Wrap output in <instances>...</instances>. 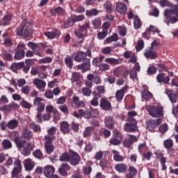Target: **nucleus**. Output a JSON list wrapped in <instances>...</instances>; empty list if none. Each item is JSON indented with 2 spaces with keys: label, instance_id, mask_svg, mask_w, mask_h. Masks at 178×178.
Returning a JSON list of instances; mask_svg holds the SVG:
<instances>
[{
  "label": "nucleus",
  "instance_id": "nucleus-1",
  "mask_svg": "<svg viewBox=\"0 0 178 178\" xmlns=\"http://www.w3.org/2000/svg\"><path fill=\"white\" fill-rule=\"evenodd\" d=\"M10 136H14V142L17 145L19 149H23V154L25 156H29L30 154H31V151H33L34 148V145L33 143H30L27 142L24 139H21L19 137V134L17 132H13L10 134Z\"/></svg>",
  "mask_w": 178,
  "mask_h": 178
},
{
  "label": "nucleus",
  "instance_id": "nucleus-2",
  "mask_svg": "<svg viewBox=\"0 0 178 178\" xmlns=\"http://www.w3.org/2000/svg\"><path fill=\"white\" fill-rule=\"evenodd\" d=\"M31 34H33V26L28 22L27 19H24L20 27L17 29V35L30 37Z\"/></svg>",
  "mask_w": 178,
  "mask_h": 178
},
{
  "label": "nucleus",
  "instance_id": "nucleus-3",
  "mask_svg": "<svg viewBox=\"0 0 178 178\" xmlns=\"http://www.w3.org/2000/svg\"><path fill=\"white\" fill-rule=\"evenodd\" d=\"M88 29H90V22H86L85 24L81 25L77 29L74 31V34L79 40L78 44H83L84 42V37H87L88 33Z\"/></svg>",
  "mask_w": 178,
  "mask_h": 178
},
{
  "label": "nucleus",
  "instance_id": "nucleus-4",
  "mask_svg": "<svg viewBox=\"0 0 178 178\" xmlns=\"http://www.w3.org/2000/svg\"><path fill=\"white\" fill-rule=\"evenodd\" d=\"M147 112L152 118H163V106H152L149 107Z\"/></svg>",
  "mask_w": 178,
  "mask_h": 178
},
{
  "label": "nucleus",
  "instance_id": "nucleus-5",
  "mask_svg": "<svg viewBox=\"0 0 178 178\" xmlns=\"http://www.w3.org/2000/svg\"><path fill=\"white\" fill-rule=\"evenodd\" d=\"M172 10L165 9L164 11V23L167 24V26H170V24H175L177 23L178 18L177 17L172 16Z\"/></svg>",
  "mask_w": 178,
  "mask_h": 178
},
{
  "label": "nucleus",
  "instance_id": "nucleus-6",
  "mask_svg": "<svg viewBox=\"0 0 178 178\" xmlns=\"http://www.w3.org/2000/svg\"><path fill=\"white\" fill-rule=\"evenodd\" d=\"M127 122L124 125V130L127 133H134L138 131L137 120L135 118H127Z\"/></svg>",
  "mask_w": 178,
  "mask_h": 178
},
{
  "label": "nucleus",
  "instance_id": "nucleus-7",
  "mask_svg": "<svg viewBox=\"0 0 178 178\" xmlns=\"http://www.w3.org/2000/svg\"><path fill=\"white\" fill-rule=\"evenodd\" d=\"M70 152V163L72 166H76L80 163L81 161V156L79 153L76 152L74 150H72V149H69Z\"/></svg>",
  "mask_w": 178,
  "mask_h": 178
},
{
  "label": "nucleus",
  "instance_id": "nucleus-8",
  "mask_svg": "<svg viewBox=\"0 0 178 178\" xmlns=\"http://www.w3.org/2000/svg\"><path fill=\"white\" fill-rule=\"evenodd\" d=\"M26 49V45L24 44H19L17 46L16 50H15V53L14 55V59L15 60H21V59H23L24 58V55L26 54V52L24 51V50Z\"/></svg>",
  "mask_w": 178,
  "mask_h": 178
},
{
  "label": "nucleus",
  "instance_id": "nucleus-9",
  "mask_svg": "<svg viewBox=\"0 0 178 178\" xmlns=\"http://www.w3.org/2000/svg\"><path fill=\"white\" fill-rule=\"evenodd\" d=\"M162 124V118H158L157 120H149L147 122V129L149 131H154L156 127H158Z\"/></svg>",
  "mask_w": 178,
  "mask_h": 178
},
{
  "label": "nucleus",
  "instance_id": "nucleus-10",
  "mask_svg": "<svg viewBox=\"0 0 178 178\" xmlns=\"http://www.w3.org/2000/svg\"><path fill=\"white\" fill-rule=\"evenodd\" d=\"M154 155H156L157 159L160 160V163L162 166L161 170H166L168 169V167H166V157L163 156V154L161 150L154 152Z\"/></svg>",
  "mask_w": 178,
  "mask_h": 178
},
{
  "label": "nucleus",
  "instance_id": "nucleus-11",
  "mask_svg": "<svg viewBox=\"0 0 178 178\" xmlns=\"http://www.w3.org/2000/svg\"><path fill=\"white\" fill-rule=\"evenodd\" d=\"M14 166L12 171V177H17L20 172H22V161L17 159L14 162Z\"/></svg>",
  "mask_w": 178,
  "mask_h": 178
},
{
  "label": "nucleus",
  "instance_id": "nucleus-12",
  "mask_svg": "<svg viewBox=\"0 0 178 178\" xmlns=\"http://www.w3.org/2000/svg\"><path fill=\"white\" fill-rule=\"evenodd\" d=\"M99 106L103 111H111L112 108V104L108 99L102 97L100 99Z\"/></svg>",
  "mask_w": 178,
  "mask_h": 178
},
{
  "label": "nucleus",
  "instance_id": "nucleus-13",
  "mask_svg": "<svg viewBox=\"0 0 178 178\" xmlns=\"http://www.w3.org/2000/svg\"><path fill=\"white\" fill-rule=\"evenodd\" d=\"M90 67L91 65L90 58L86 59L85 61H83V63L76 66V69H78V70H81L82 73H86V72H88Z\"/></svg>",
  "mask_w": 178,
  "mask_h": 178
},
{
  "label": "nucleus",
  "instance_id": "nucleus-14",
  "mask_svg": "<svg viewBox=\"0 0 178 178\" xmlns=\"http://www.w3.org/2000/svg\"><path fill=\"white\" fill-rule=\"evenodd\" d=\"M144 56L147 59H156L158 58V53L154 51L152 47H147L144 53Z\"/></svg>",
  "mask_w": 178,
  "mask_h": 178
},
{
  "label": "nucleus",
  "instance_id": "nucleus-15",
  "mask_svg": "<svg viewBox=\"0 0 178 178\" xmlns=\"http://www.w3.org/2000/svg\"><path fill=\"white\" fill-rule=\"evenodd\" d=\"M33 84L36 86L38 90H40V91H44L45 87L47 86V83H45V81L40 79H35L33 80Z\"/></svg>",
  "mask_w": 178,
  "mask_h": 178
},
{
  "label": "nucleus",
  "instance_id": "nucleus-16",
  "mask_svg": "<svg viewBox=\"0 0 178 178\" xmlns=\"http://www.w3.org/2000/svg\"><path fill=\"white\" fill-rule=\"evenodd\" d=\"M115 119L112 116H107L105 118V126L110 130H113V126H115Z\"/></svg>",
  "mask_w": 178,
  "mask_h": 178
},
{
  "label": "nucleus",
  "instance_id": "nucleus-17",
  "mask_svg": "<svg viewBox=\"0 0 178 178\" xmlns=\"http://www.w3.org/2000/svg\"><path fill=\"white\" fill-rule=\"evenodd\" d=\"M60 130L63 134H69L70 132V125L69 122L63 121L60 124Z\"/></svg>",
  "mask_w": 178,
  "mask_h": 178
},
{
  "label": "nucleus",
  "instance_id": "nucleus-18",
  "mask_svg": "<svg viewBox=\"0 0 178 178\" xmlns=\"http://www.w3.org/2000/svg\"><path fill=\"white\" fill-rule=\"evenodd\" d=\"M156 80L158 83H164V84H169V81H170V77H169V76L165 77V74L159 73L156 76Z\"/></svg>",
  "mask_w": 178,
  "mask_h": 178
},
{
  "label": "nucleus",
  "instance_id": "nucleus-19",
  "mask_svg": "<svg viewBox=\"0 0 178 178\" xmlns=\"http://www.w3.org/2000/svg\"><path fill=\"white\" fill-rule=\"evenodd\" d=\"M75 62H84L87 58V53L79 51L74 58Z\"/></svg>",
  "mask_w": 178,
  "mask_h": 178
},
{
  "label": "nucleus",
  "instance_id": "nucleus-20",
  "mask_svg": "<svg viewBox=\"0 0 178 178\" xmlns=\"http://www.w3.org/2000/svg\"><path fill=\"white\" fill-rule=\"evenodd\" d=\"M72 102L75 108H84L86 106V102L83 100L80 101V98L77 96L72 97Z\"/></svg>",
  "mask_w": 178,
  "mask_h": 178
},
{
  "label": "nucleus",
  "instance_id": "nucleus-21",
  "mask_svg": "<svg viewBox=\"0 0 178 178\" xmlns=\"http://www.w3.org/2000/svg\"><path fill=\"white\" fill-rule=\"evenodd\" d=\"M116 10L120 15H126L127 13V6L124 3H118L116 6Z\"/></svg>",
  "mask_w": 178,
  "mask_h": 178
},
{
  "label": "nucleus",
  "instance_id": "nucleus-22",
  "mask_svg": "<svg viewBox=\"0 0 178 178\" xmlns=\"http://www.w3.org/2000/svg\"><path fill=\"white\" fill-rule=\"evenodd\" d=\"M70 170V165L67 163H63L58 172L61 176H67V171Z\"/></svg>",
  "mask_w": 178,
  "mask_h": 178
},
{
  "label": "nucleus",
  "instance_id": "nucleus-23",
  "mask_svg": "<svg viewBox=\"0 0 178 178\" xmlns=\"http://www.w3.org/2000/svg\"><path fill=\"white\" fill-rule=\"evenodd\" d=\"M127 90V86L122 88L120 90H117L115 93V98L117 101L120 102L123 100V97H124V91Z\"/></svg>",
  "mask_w": 178,
  "mask_h": 178
},
{
  "label": "nucleus",
  "instance_id": "nucleus-24",
  "mask_svg": "<svg viewBox=\"0 0 178 178\" xmlns=\"http://www.w3.org/2000/svg\"><path fill=\"white\" fill-rule=\"evenodd\" d=\"M54 173H55V168H54L52 165H47L44 168V175L46 176V177L52 176Z\"/></svg>",
  "mask_w": 178,
  "mask_h": 178
},
{
  "label": "nucleus",
  "instance_id": "nucleus-25",
  "mask_svg": "<svg viewBox=\"0 0 178 178\" xmlns=\"http://www.w3.org/2000/svg\"><path fill=\"white\" fill-rule=\"evenodd\" d=\"M114 169L118 172V173H126L127 172V165L124 163H118L115 165Z\"/></svg>",
  "mask_w": 178,
  "mask_h": 178
},
{
  "label": "nucleus",
  "instance_id": "nucleus-26",
  "mask_svg": "<svg viewBox=\"0 0 178 178\" xmlns=\"http://www.w3.org/2000/svg\"><path fill=\"white\" fill-rule=\"evenodd\" d=\"M22 136L25 140H31L33 138V132L26 127L22 129Z\"/></svg>",
  "mask_w": 178,
  "mask_h": 178
},
{
  "label": "nucleus",
  "instance_id": "nucleus-27",
  "mask_svg": "<svg viewBox=\"0 0 178 178\" xmlns=\"http://www.w3.org/2000/svg\"><path fill=\"white\" fill-rule=\"evenodd\" d=\"M24 67V62L13 63L10 65V70L12 72H17V70H20V69H22Z\"/></svg>",
  "mask_w": 178,
  "mask_h": 178
},
{
  "label": "nucleus",
  "instance_id": "nucleus-28",
  "mask_svg": "<svg viewBox=\"0 0 178 178\" xmlns=\"http://www.w3.org/2000/svg\"><path fill=\"white\" fill-rule=\"evenodd\" d=\"M74 26V21L73 18L68 17L65 19L63 24H62L63 29H70V27H73Z\"/></svg>",
  "mask_w": 178,
  "mask_h": 178
},
{
  "label": "nucleus",
  "instance_id": "nucleus-29",
  "mask_svg": "<svg viewBox=\"0 0 178 178\" xmlns=\"http://www.w3.org/2000/svg\"><path fill=\"white\" fill-rule=\"evenodd\" d=\"M165 94L168 95V97L172 104H175V102L177 101V95H176V93H173V91L166 89Z\"/></svg>",
  "mask_w": 178,
  "mask_h": 178
},
{
  "label": "nucleus",
  "instance_id": "nucleus-30",
  "mask_svg": "<svg viewBox=\"0 0 178 178\" xmlns=\"http://www.w3.org/2000/svg\"><path fill=\"white\" fill-rule=\"evenodd\" d=\"M34 166H35V165L31 161V160H30V159L26 160L24 168L26 172H31V170H33V169H34Z\"/></svg>",
  "mask_w": 178,
  "mask_h": 178
},
{
  "label": "nucleus",
  "instance_id": "nucleus-31",
  "mask_svg": "<svg viewBox=\"0 0 178 178\" xmlns=\"http://www.w3.org/2000/svg\"><path fill=\"white\" fill-rule=\"evenodd\" d=\"M60 33V31H59V30L56 29L54 31H47L45 32L44 34L46 37H48L49 38V40H54V38H55V37H56V35H59V34Z\"/></svg>",
  "mask_w": 178,
  "mask_h": 178
},
{
  "label": "nucleus",
  "instance_id": "nucleus-32",
  "mask_svg": "<svg viewBox=\"0 0 178 178\" xmlns=\"http://www.w3.org/2000/svg\"><path fill=\"white\" fill-rule=\"evenodd\" d=\"M19 126L17 120H11L7 123V127L10 130H15Z\"/></svg>",
  "mask_w": 178,
  "mask_h": 178
},
{
  "label": "nucleus",
  "instance_id": "nucleus-33",
  "mask_svg": "<svg viewBox=\"0 0 178 178\" xmlns=\"http://www.w3.org/2000/svg\"><path fill=\"white\" fill-rule=\"evenodd\" d=\"M104 62H106V63H109V65H120V63H122V60L114 58H107L104 60Z\"/></svg>",
  "mask_w": 178,
  "mask_h": 178
},
{
  "label": "nucleus",
  "instance_id": "nucleus-34",
  "mask_svg": "<svg viewBox=\"0 0 178 178\" xmlns=\"http://www.w3.org/2000/svg\"><path fill=\"white\" fill-rule=\"evenodd\" d=\"M29 129L33 130V133H41V126L35 124V122L30 123Z\"/></svg>",
  "mask_w": 178,
  "mask_h": 178
},
{
  "label": "nucleus",
  "instance_id": "nucleus-35",
  "mask_svg": "<svg viewBox=\"0 0 178 178\" xmlns=\"http://www.w3.org/2000/svg\"><path fill=\"white\" fill-rule=\"evenodd\" d=\"M95 127H94V126L86 127L83 131L84 138H87V137H91V134H92L93 130H95Z\"/></svg>",
  "mask_w": 178,
  "mask_h": 178
},
{
  "label": "nucleus",
  "instance_id": "nucleus-36",
  "mask_svg": "<svg viewBox=\"0 0 178 178\" xmlns=\"http://www.w3.org/2000/svg\"><path fill=\"white\" fill-rule=\"evenodd\" d=\"M142 98L143 99H151L152 98V93L148 91V88L144 89L142 92Z\"/></svg>",
  "mask_w": 178,
  "mask_h": 178
},
{
  "label": "nucleus",
  "instance_id": "nucleus-37",
  "mask_svg": "<svg viewBox=\"0 0 178 178\" xmlns=\"http://www.w3.org/2000/svg\"><path fill=\"white\" fill-rule=\"evenodd\" d=\"M45 151L47 154H51L55 149V146L53 143L44 144Z\"/></svg>",
  "mask_w": 178,
  "mask_h": 178
},
{
  "label": "nucleus",
  "instance_id": "nucleus-38",
  "mask_svg": "<svg viewBox=\"0 0 178 178\" xmlns=\"http://www.w3.org/2000/svg\"><path fill=\"white\" fill-rule=\"evenodd\" d=\"M118 40H119V36H118V33H113L111 36L106 39V42L107 44H111V42H116Z\"/></svg>",
  "mask_w": 178,
  "mask_h": 178
},
{
  "label": "nucleus",
  "instance_id": "nucleus-39",
  "mask_svg": "<svg viewBox=\"0 0 178 178\" xmlns=\"http://www.w3.org/2000/svg\"><path fill=\"white\" fill-rule=\"evenodd\" d=\"M112 152L114 154L113 159L115 162H123V156L119 154V152L113 150Z\"/></svg>",
  "mask_w": 178,
  "mask_h": 178
},
{
  "label": "nucleus",
  "instance_id": "nucleus-40",
  "mask_svg": "<svg viewBox=\"0 0 178 178\" xmlns=\"http://www.w3.org/2000/svg\"><path fill=\"white\" fill-rule=\"evenodd\" d=\"M52 15L53 16H56V15L63 16V15H65V10H63L62 7H57L54 9V11H52Z\"/></svg>",
  "mask_w": 178,
  "mask_h": 178
},
{
  "label": "nucleus",
  "instance_id": "nucleus-41",
  "mask_svg": "<svg viewBox=\"0 0 178 178\" xmlns=\"http://www.w3.org/2000/svg\"><path fill=\"white\" fill-rule=\"evenodd\" d=\"M86 16L88 17H91V16H98V13H99V10L92 8L91 10H86Z\"/></svg>",
  "mask_w": 178,
  "mask_h": 178
},
{
  "label": "nucleus",
  "instance_id": "nucleus-42",
  "mask_svg": "<svg viewBox=\"0 0 178 178\" xmlns=\"http://www.w3.org/2000/svg\"><path fill=\"white\" fill-rule=\"evenodd\" d=\"M92 26L95 30L101 29V19L99 18L93 19L92 21Z\"/></svg>",
  "mask_w": 178,
  "mask_h": 178
},
{
  "label": "nucleus",
  "instance_id": "nucleus-43",
  "mask_svg": "<svg viewBox=\"0 0 178 178\" xmlns=\"http://www.w3.org/2000/svg\"><path fill=\"white\" fill-rule=\"evenodd\" d=\"M134 26L135 30H137L141 27V19H140V17L136 15L134 19Z\"/></svg>",
  "mask_w": 178,
  "mask_h": 178
},
{
  "label": "nucleus",
  "instance_id": "nucleus-44",
  "mask_svg": "<svg viewBox=\"0 0 178 178\" xmlns=\"http://www.w3.org/2000/svg\"><path fill=\"white\" fill-rule=\"evenodd\" d=\"M12 20V16L7 15L2 18L0 24L1 26H6V24H9V22Z\"/></svg>",
  "mask_w": 178,
  "mask_h": 178
},
{
  "label": "nucleus",
  "instance_id": "nucleus-45",
  "mask_svg": "<svg viewBox=\"0 0 178 178\" xmlns=\"http://www.w3.org/2000/svg\"><path fill=\"white\" fill-rule=\"evenodd\" d=\"M81 77V76L80 75V73L73 72L71 77L72 83H77V81H80Z\"/></svg>",
  "mask_w": 178,
  "mask_h": 178
},
{
  "label": "nucleus",
  "instance_id": "nucleus-46",
  "mask_svg": "<svg viewBox=\"0 0 178 178\" xmlns=\"http://www.w3.org/2000/svg\"><path fill=\"white\" fill-rule=\"evenodd\" d=\"M60 162H69L70 163V154L67 152H64L59 158Z\"/></svg>",
  "mask_w": 178,
  "mask_h": 178
},
{
  "label": "nucleus",
  "instance_id": "nucleus-47",
  "mask_svg": "<svg viewBox=\"0 0 178 178\" xmlns=\"http://www.w3.org/2000/svg\"><path fill=\"white\" fill-rule=\"evenodd\" d=\"M81 92L83 95L85 97H90L92 92L91 91V88L88 87L83 88L81 90Z\"/></svg>",
  "mask_w": 178,
  "mask_h": 178
},
{
  "label": "nucleus",
  "instance_id": "nucleus-48",
  "mask_svg": "<svg viewBox=\"0 0 178 178\" xmlns=\"http://www.w3.org/2000/svg\"><path fill=\"white\" fill-rule=\"evenodd\" d=\"M2 145L5 149H10L12 148V142L8 139L3 140Z\"/></svg>",
  "mask_w": 178,
  "mask_h": 178
},
{
  "label": "nucleus",
  "instance_id": "nucleus-49",
  "mask_svg": "<svg viewBox=\"0 0 178 178\" xmlns=\"http://www.w3.org/2000/svg\"><path fill=\"white\" fill-rule=\"evenodd\" d=\"M65 63L69 67V69H72L73 67V58L70 56H67L65 58Z\"/></svg>",
  "mask_w": 178,
  "mask_h": 178
},
{
  "label": "nucleus",
  "instance_id": "nucleus-50",
  "mask_svg": "<svg viewBox=\"0 0 178 178\" xmlns=\"http://www.w3.org/2000/svg\"><path fill=\"white\" fill-rule=\"evenodd\" d=\"M108 35V30H103L102 32L97 33L98 40H104Z\"/></svg>",
  "mask_w": 178,
  "mask_h": 178
},
{
  "label": "nucleus",
  "instance_id": "nucleus-51",
  "mask_svg": "<svg viewBox=\"0 0 178 178\" xmlns=\"http://www.w3.org/2000/svg\"><path fill=\"white\" fill-rule=\"evenodd\" d=\"M56 137L50 135H46L44 136L45 143L44 144H53L54 140H55Z\"/></svg>",
  "mask_w": 178,
  "mask_h": 178
},
{
  "label": "nucleus",
  "instance_id": "nucleus-52",
  "mask_svg": "<svg viewBox=\"0 0 178 178\" xmlns=\"http://www.w3.org/2000/svg\"><path fill=\"white\" fill-rule=\"evenodd\" d=\"M104 8L107 13H112V12H113L111 1H106V3L104 4Z\"/></svg>",
  "mask_w": 178,
  "mask_h": 178
},
{
  "label": "nucleus",
  "instance_id": "nucleus-53",
  "mask_svg": "<svg viewBox=\"0 0 178 178\" xmlns=\"http://www.w3.org/2000/svg\"><path fill=\"white\" fill-rule=\"evenodd\" d=\"M33 156L35 158H37L38 159H42L44 158V155L42 154V152H41L40 149H36L33 152Z\"/></svg>",
  "mask_w": 178,
  "mask_h": 178
},
{
  "label": "nucleus",
  "instance_id": "nucleus-54",
  "mask_svg": "<svg viewBox=\"0 0 178 178\" xmlns=\"http://www.w3.org/2000/svg\"><path fill=\"white\" fill-rule=\"evenodd\" d=\"M98 67L100 72H106V70H109V69H111L109 65L106 63H101L98 65Z\"/></svg>",
  "mask_w": 178,
  "mask_h": 178
},
{
  "label": "nucleus",
  "instance_id": "nucleus-55",
  "mask_svg": "<svg viewBox=\"0 0 178 178\" xmlns=\"http://www.w3.org/2000/svg\"><path fill=\"white\" fill-rule=\"evenodd\" d=\"M91 172H92V168L91 166L83 167L82 170V173L86 176L91 175Z\"/></svg>",
  "mask_w": 178,
  "mask_h": 178
},
{
  "label": "nucleus",
  "instance_id": "nucleus-56",
  "mask_svg": "<svg viewBox=\"0 0 178 178\" xmlns=\"http://www.w3.org/2000/svg\"><path fill=\"white\" fill-rule=\"evenodd\" d=\"M164 147L167 149H170V148H172V147H173V140H172L171 139H168V140H165L164 141Z\"/></svg>",
  "mask_w": 178,
  "mask_h": 178
},
{
  "label": "nucleus",
  "instance_id": "nucleus-57",
  "mask_svg": "<svg viewBox=\"0 0 178 178\" xmlns=\"http://www.w3.org/2000/svg\"><path fill=\"white\" fill-rule=\"evenodd\" d=\"M109 143L111 145H120V144H122V140L114 137L109 140Z\"/></svg>",
  "mask_w": 178,
  "mask_h": 178
},
{
  "label": "nucleus",
  "instance_id": "nucleus-58",
  "mask_svg": "<svg viewBox=\"0 0 178 178\" xmlns=\"http://www.w3.org/2000/svg\"><path fill=\"white\" fill-rule=\"evenodd\" d=\"M21 106L22 108H24L25 109H31V104L24 99H22L21 101Z\"/></svg>",
  "mask_w": 178,
  "mask_h": 178
},
{
  "label": "nucleus",
  "instance_id": "nucleus-59",
  "mask_svg": "<svg viewBox=\"0 0 178 178\" xmlns=\"http://www.w3.org/2000/svg\"><path fill=\"white\" fill-rule=\"evenodd\" d=\"M113 136L115 138H118V140H123V136H122V134L120 133V131L118 129H115L113 131Z\"/></svg>",
  "mask_w": 178,
  "mask_h": 178
},
{
  "label": "nucleus",
  "instance_id": "nucleus-60",
  "mask_svg": "<svg viewBox=\"0 0 178 178\" xmlns=\"http://www.w3.org/2000/svg\"><path fill=\"white\" fill-rule=\"evenodd\" d=\"M86 19V17L83 15H76L74 16V18H72V20L74 21V24L76 23V22H83Z\"/></svg>",
  "mask_w": 178,
  "mask_h": 178
},
{
  "label": "nucleus",
  "instance_id": "nucleus-61",
  "mask_svg": "<svg viewBox=\"0 0 178 178\" xmlns=\"http://www.w3.org/2000/svg\"><path fill=\"white\" fill-rule=\"evenodd\" d=\"M0 111H3V112H10L12 111L10 104H5L0 107Z\"/></svg>",
  "mask_w": 178,
  "mask_h": 178
},
{
  "label": "nucleus",
  "instance_id": "nucleus-62",
  "mask_svg": "<svg viewBox=\"0 0 178 178\" xmlns=\"http://www.w3.org/2000/svg\"><path fill=\"white\" fill-rule=\"evenodd\" d=\"M156 67H155L154 66H150L147 69V74H149V76L155 74V73H156Z\"/></svg>",
  "mask_w": 178,
  "mask_h": 178
},
{
  "label": "nucleus",
  "instance_id": "nucleus-63",
  "mask_svg": "<svg viewBox=\"0 0 178 178\" xmlns=\"http://www.w3.org/2000/svg\"><path fill=\"white\" fill-rule=\"evenodd\" d=\"M157 66L159 69V72H169V67H168L164 64H159Z\"/></svg>",
  "mask_w": 178,
  "mask_h": 178
},
{
  "label": "nucleus",
  "instance_id": "nucleus-64",
  "mask_svg": "<svg viewBox=\"0 0 178 178\" xmlns=\"http://www.w3.org/2000/svg\"><path fill=\"white\" fill-rule=\"evenodd\" d=\"M138 151L140 154H144L145 151H147V145L145 143H142L138 146Z\"/></svg>",
  "mask_w": 178,
  "mask_h": 178
}]
</instances>
